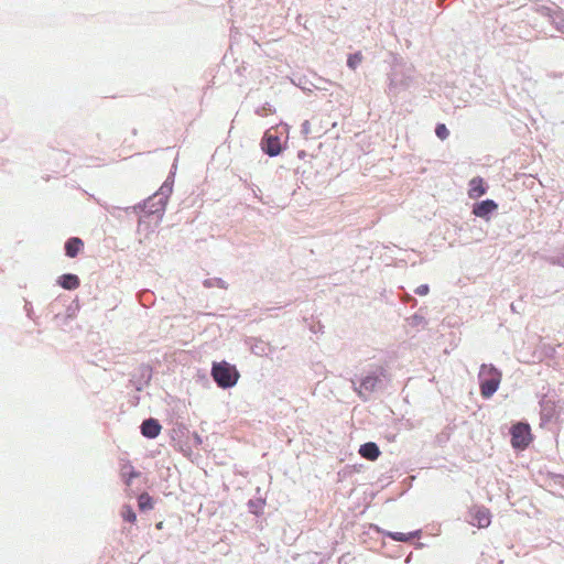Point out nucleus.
I'll list each match as a JSON object with an SVG mask.
<instances>
[{
  "instance_id": "nucleus-2",
  "label": "nucleus",
  "mask_w": 564,
  "mask_h": 564,
  "mask_svg": "<svg viewBox=\"0 0 564 564\" xmlns=\"http://www.w3.org/2000/svg\"><path fill=\"white\" fill-rule=\"evenodd\" d=\"M212 377L219 388L228 389L238 382L240 375L234 365L227 361L214 362Z\"/></svg>"
},
{
  "instance_id": "nucleus-21",
  "label": "nucleus",
  "mask_w": 564,
  "mask_h": 564,
  "mask_svg": "<svg viewBox=\"0 0 564 564\" xmlns=\"http://www.w3.org/2000/svg\"><path fill=\"white\" fill-rule=\"evenodd\" d=\"M430 289L427 284H422L415 289V293L420 296H424L429 293Z\"/></svg>"
},
{
  "instance_id": "nucleus-19",
  "label": "nucleus",
  "mask_w": 564,
  "mask_h": 564,
  "mask_svg": "<svg viewBox=\"0 0 564 564\" xmlns=\"http://www.w3.org/2000/svg\"><path fill=\"white\" fill-rule=\"evenodd\" d=\"M122 518L128 522H135L137 516L130 506H124L121 512Z\"/></svg>"
},
{
  "instance_id": "nucleus-13",
  "label": "nucleus",
  "mask_w": 564,
  "mask_h": 564,
  "mask_svg": "<svg viewBox=\"0 0 564 564\" xmlns=\"http://www.w3.org/2000/svg\"><path fill=\"white\" fill-rule=\"evenodd\" d=\"M386 535L389 536L390 539L394 540V541H399V542H409L411 540H413L414 538H419L420 536V531H414V532H408V533H403V532H386Z\"/></svg>"
},
{
  "instance_id": "nucleus-20",
  "label": "nucleus",
  "mask_w": 564,
  "mask_h": 564,
  "mask_svg": "<svg viewBox=\"0 0 564 564\" xmlns=\"http://www.w3.org/2000/svg\"><path fill=\"white\" fill-rule=\"evenodd\" d=\"M435 134L441 140H445L449 135V131L444 123H438L435 128Z\"/></svg>"
},
{
  "instance_id": "nucleus-14",
  "label": "nucleus",
  "mask_w": 564,
  "mask_h": 564,
  "mask_svg": "<svg viewBox=\"0 0 564 564\" xmlns=\"http://www.w3.org/2000/svg\"><path fill=\"white\" fill-rule=\"evenodd\" d=\"M121 475L124 479L126 485L130 486L132 479L139 477L140 473L137 471L131 464H126L121 468Z\"/></svg>"
},
{
  "instance_id": "nucleus-1",
  "label": "nucleus",
  "mask_w": 564,
  "mask_h": 564,
  "mask_svg": "<svg viewBox=\"0 0 564 564\" xmlns=\"http://www.w3.org/2000/svg\"><path fill=\"white\" fill-rule=\"evenodd\" d=\"M478 378L481 397L489 399L498 390L502 373L495 366L482 364L479 369Z\"/></svg>"
},
{
  "instance_id": "nucleus-10",
  "label": "nucleus",
  "mask_w": 564,
  "mask_h": 564,
  "mask_svg": "<svg viewBox=\"0 0 564 564\" xmlns=\"http://www.w3.org/2000/svg\"><path fill=\"white\" fill-rule=\"evenodd\" d=\"M84 247L82 239L73 237L65 242L66 256L75 258Z\"/></svg>"
},
{
  "instance_id": "nucleus-5",
  "label": "nucleus",
  "mask_w": 564,
  "mask_h": 564,
  "mask_svg": "<svg viewBox=\"0 0 564 564\" xmlns=\"http://www.w3.org/2000/svg\"><path fill=\"white\" fill-rule=\"evenodd\" d=\"M261 147L269 156H276L280 154L282 147L275 129L271 128L265 131L261 141Z\"/></svg>"
},
{
  "instance_id": "nucleus-12",
  "label": "nucleus",
  "mask_w": 564,
  "mask_h": 564,
  "mask_svg": "<svg viewBox=\"0 0 564 564\" xmlns=\"http://www.w3.org/2000/svg\"><path fill=\"white\" fill-rule=\"evenodd\" d=\"M59 285L65 290H75L79 286V279L75 274H63L58 280Z\"/></svg>"
},
{
  "instance_id": "nucleus-7",
  "label": "nucleus",
  "mask_w": 564,
  "mask_h": 564,
  "mask_svg": "<svg viewBox=\"0 0 564 564\" xmlns=\"http://www.w3.org/2000/svg\"><path fill=\"white\" fill-rule=\"evenodd\" d=\"M543 14L546 15L556 30L564 31V12L560 9L544 8Z\"/></svg>"
},
{
  "instance_id": "nucleus-3",
  "label": "nucleus",
  "mask_w": 564,
  "mask_h": 564,
  "mask_svg": "<svg viewBox=\"0 0 564 564\" xmlns=\"http://www.w3.org/2000/svg\"><path fill=\"white\" fill-rule=\"evenodd\" d=\"M172 187L173 182L166 180L156 193L143 202V212H164Z\"/></svg>"
},
{
  "instance_id": "nucleus-18",
  "label": "nucleus",
  "mask_w": 564,
  "mask_h": 564,
  "mask_svg": "<svg viewBox=\"0 0 564 564\" xmlns=\"http://www.w3.org/2000/svg\"><path fill=\"white\" fill-rule=\"evenodd\" d=\"M362 61V55L360 53L350 54L347 59V65L351 69H356Z\"/></svg>"
},
{
  "instance_id": "nucleus-22",
  "label": "nucleus",
  "mask_w": 564,
  "mask_h": 564,
  "mask_svg": "<svg viewBox=\"0 0 564 564\" xmlns=\"http://www.w3.org/2000/svg\"><path fill=\"white\" fill-rule=\"evenodd\" d=\"M301 132L303 135H308L311 132V123L310 121L305 120L301 126Z\"/></svg>"
},
{
  "instance_id": "nucleus-8",
  "label": "nucleus",
  "mask_w": 564,
  "mask_h": 564,
  "mask_svg": "<svg viewBox=\"0 0 564 564\" xmlns=\"http://www.w3.org/2000/svg\"><path fill=\"white\" fill-rule=\"evenodd\" d=\"M161 425L155 419H148L141 425V433L149 438H155L161 433Z\"/></svg>"
},
{
  "instance_id": "nucleus-9",
  "label": "nucleus",
  "mask_w": 564,
  "mask_h": 564,
  "mask_svg": "<svg viewBox=\"0 0 564 564\" xmlns=\"http://www.w3.org/2000/svg\"><path fill=\"white\" fill-rule=\"evenodd\" d=\"M359 454L369 460H376L380 455V449L376 443H365L359 448Z\"/></svg>"
},
{
  "instance_id": "nucleus-11",
  "label": "nucleus",
  "mask_w": 564,
  "mask_h": 564,
  "mask_svg": "<svg viewBox=\"0 0 564 564\" xmlns=\"http://www.w3.org/2000/svg\"><path fill=\"white\" fill-rule=\"evenodd\" d=\"M486 193V187L484 185V181L479 177H474L469 182V197L478 198Z\"/></svg>"
},
{
  "instance_id": "nucleus-6",
  "label": "nucleus",
  "mask_w": 564,
  "mask_h": 564,
  "mask_svg": "<svg viewBox=\"0 0 564 564\" xmlns=\"http://www.w3.org/2000/svg\"><path fill=\"white\" fill-rule=\"evenodd\" d=\"M469 523L478 529H486L491 523V512L484 506H474L469 509Z\"/></svg>"
},
{
  "instance_id": "nucleus-16",
  "label": "nucleus",
  "mask_w": 564,
  "mask_h": 564,
  "mask_svg": "<svg viewBox=\"0 0 564 564\" xmlns=\"http://www.w3.org/2000/svg\"><path fill=\"white\" fill-rule=\"evenodd\" d=\"M379 379L377 376H367L360 383V388L366 391H373Z\"/></svg>"
},
{
  "instance_id": "nucleus-4",
  "label": "nucleus",
  "mask_w": 564,
  "mask_h": 564,
  "mask_svg": "<svg viewBox=\"0 0 564 564\" xmlns=\"http://www.w3.org/2000/svg\"><path fill=\"white\" fill-rule=\"evenodd\" d=\"M532 441L531 430L527 423H518L511 429V444L514 448L524 449Z\"/></svg>"
},
{
  "instance_id": "nucleus-17",
  "label": "nucleus",
  "mask_w": 564,
  "mask_h": 564,
  "mask_svg": "<svg viewBox=\"0 0 564 564\" xmlns=\"http://www.w3.org/2000/svg\"><path fill=\"white\" fill-rule=\"evenodd\" d=\"M497 204L491 199H486L474 207L473 212H494L497 208Z\"/></svg>"
},
{
  "instance_id": "nucleus-15",
  "label": "nucleus",
  "mask_w": 564,
  "mask_h": 564,
  "mask_svg": "<svg viewBox=\"0 0 564 564\" xmlns=\"http://www.w3.org/2000/svg\"><path fill=\"white\" fill-rule=\"evenodd\" d=\"M138 506L142 511L153 509L154 503L152 497L148 492L141 494L138 497Z\"/></svg>"
}]
</instances>
